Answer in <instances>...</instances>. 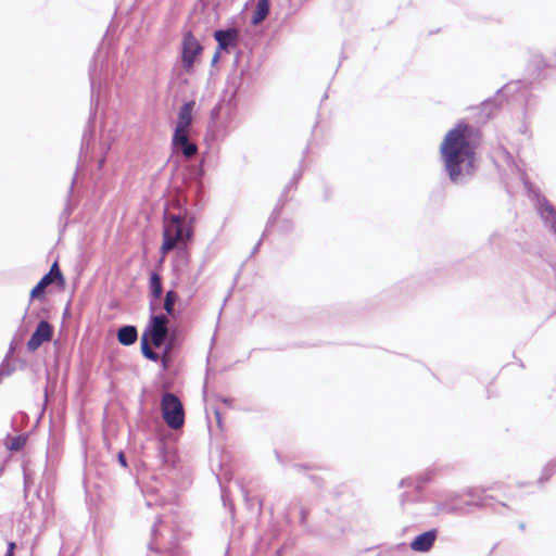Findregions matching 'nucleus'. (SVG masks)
Returning a JSON list of instances; mask_svg holds the SVG:
<instances>
[{
	"instance_id": "obj_20",
	"label": "nucleus",
	"mask_w": 556,
	"mask_h": 556,
	"mask_svg": "<svg viewBox=\"0 0 556 556\" xmlns=\"http://www.w3.org/2000/svg\"><path fill=\"white\" fill-rule=\"evenodd\" d=\"M220 52H222V51H218V48H216V51H215V53H214V55H213V59H212V62H213V63H215V62H217V61H218V59H219V56H220Z\"/></svg>"
},
{
	"instance_id": "obj_1",
	"label": "nucleus",
	"mask_w": 556,
	"mask_h": 556,
	"mask_svg": "<svg viewBox=\"0 0 556 556\" xmlns=\"http://www.w3.org/2000/svg\"><path fill=\"white\" fill-rule=\"evenodd\" d=\"M480 131L464 122L448 130L440 146L445 169L452 181L456 182L463 174L462 166L473 165Z\"/></svg>"
},
{
	"instance_id": "obj_6",
	"label": "nucleus",
	"mask_w": 556,
	"mask_h": 556,
	"mask_svg": "<svg viewBox=\"0 0 556 556\" xmlns=\"http://www.w3.org/2000/svg\"><path fill=\"white\" fill-rule=\"evenodd\" d=\"M194 102L185 103L178 113V121L173 136V142H185L186 135H189V128L192 123V111Z\"/></svg>"
},
{
	"instance_id": "obj_11",
	"label": "nucleus",
	"mask_w": 556,
	"mask_h": 556,
	"mask_svg": "<svg viewBox=\"0 0 556 556\" xmlns=\"http://www.w3.org/2000/svg\"><path fill=\"white\" fill-rule=\"evenodd\" d=\"M138 332L134 326H124L117 332V340L123 345H131L137 341Z\"/></svg>"
},
{
	"instance_id": "obj_2",
	"label": "nucleus",
	"mask_w": 556,
	"mask_h": 556,
	"mask_svg": "<svg viewBox=\"0 0 556 556\" xmlns=\"http://www.w3.org/2000/svg\"><path fill=\"white\" fill-rule=\"evenodd\" d=\"M194 237V218L187 211L179 214L164 212L162 219V243L160 247V262L163 263L167 254L174 250H184L186 263H189L187 251Z\"/></svg>"
},
{
	"instance_id": "obj_3",
	"label": "nucleus",
	"mask_w": 556,
	"mask_h": 556,
	"mask_svg": "<svg viewBox=\"0 0 556 556\" xmlns=\"http://www.w3.org/2000/svg\"><path fill=\"white\" fill-rule=\"evenodd\" d=\"M168 318L165 315L152 316L141 337V352L150 361L156 362L159 355L151 349L161 348L168 334Z\"/></svg>"
},
{
	"instance_id": "obj_4",
	"label": "nucleus",
	"mask_w": 556,
	"mask_h": 556,
	"mask_svg": "<svg viewBox=\"0 0 556 556\" xmlns=\"http://www.w3.org/2000/svg\"><path fill=\"white\" fill-rule=\"evenodd\" d=\"M161 413L165 424L173 430H179L185 425V409L177 395L166 392L161 399Z\"/></svg>"
},
{
	"instance_id": "obj_10",
	"label": "nucleus",
	"mask_w": 556,
	"mask_h": 556,
	"mask_svg": "<svg viewBox=\"0 0 556 556\" xmlns=\"http://www.w3.org/2000/svg\"><path fill=\"white\" fill-rule=\"evenodd\" d=\"M40 281L46 287L50 286L51 283H56L59 287L63 288L65 286V279L64 276L60 269L59 263L54 262L49 270L48 274H46Z\"/></svg>"
},
{
	"instance_id": "obj_7",
	"label": "nucleus",
	"mask_w": 556,
	"mask_h": 556,
	"mask_svg": "<svg viewBox=\"0 0 556 556\" xmlns=\"http://www.w3.org/2000/svg\"><path fill=\"white\" fill-rule=\"evenodd\" d=\"M53 337V327L46 320L39 321L36 330L27 342L29 352L37 351L45 342H50Z\"/></svg>"
},
{
	"instance_id": "obj_12",
	"label": "nucleus",
	"mask_w": 556,
	"mask_h": 556,
	"mask_svg": "<svg viewBox=\"0 0 556 556\" xmlns=\"http://www.w3.org/2000/svg\"><path fill=\"white\" fill-rule=\"evenodd\" d=\"M149 291L152 301L161 299L163 293L162 277L159 273H151L149 278Z\"/></svg>"
},
{
	"instance_id": "obj_14",
	"label": "nucleus",
	"mask_w": 556,
	"mask_h": 556,
	"mask_svg": "<svg viewBox=\"0 0 556 556\" xmlns=\"http://www.w3.org/2000/svg\"><path fill=\"white\" fill-rule=\"evenodd\" d=\"M175 147H181L182 148V154L190 159L194 156L198 152V147L194 143H191L188 141V135H186V141L185 142H173Z\"/></svg>"
},
{
	"instance_id": "obj_9",
	"label": "nucleus",
	"mask_w": 556,
	"mask_h": 556,
	"mask_svg": "<svg viewBox=\"0 0 556 556\" xmlns=\"http://www.w3.org/2000/svg\"><path fill=\"white\" fill-rule=\"evenodd\" d=\"M438 538V530L432 529L417 535L410 542V548L415 552L426 553L430 551Z\"/></svg>"
},
{
	"instance_id": "obj_16",
	"label": "nucleus",
	"mask_w": 556,
	"mask_h": 556,
	"mask_svg": "<svg viewBox=\"0 0 556 556\" xmlns=\"http://www.w3.org/2000/svg\"><path fill=\"white\" fill-rule=\"evenodd\" d=\"M46 286L39 281L30 291V301L33 300H42L46 293Z\"/></svg>"
},
{
	"instance_id": "obj_19",
	"label": "nucleus",
	"mask_w": 556,
	"mask_h": 556,
	"mask_svg": "<svg viewBox=\"0 0 556 556\" xmlns=\"http://www.w3.org/2000/svg\"><path fill=\"white\" fill-rule=\"evenodd\" d=\"M118 460H119V463H121V465H122V466H124V467H126V466H127L126 457H125V455H124V453H123V452H121V453L118 454Z\"/></svg>"
},
{
	"instance_id": "obj_13",
	"label": "nucleus",
	"mask_w": 556,
	"mask_h": 556,
	"mask_svg": "<svg viewBox=\"0 0 556 556\" xmlns=\"http://www.w3.org/2000/svg\"><path fill=\"white\" fill-rule=\"evenodd\" d=\"M270 2L269 0H257L253 16L252 24L258 25L269 14Z\"/></svg>"
},
{
	"instance_id": "obj_8",
	"label": "nucleus",
	"mask_w": 556,
	"mask_h": 556,
	"mask_svg": "<svg viewBox=\"0 0 556 556\" xmlns=\"http://www.w3.org/2000/svg\"><path fill=\"white\" fill-rule=\"evenodd\" d=\"M214 38L217 41L218 51H228L230 48H236L239 43V30L237 28H229L225 30H216Z\"/></svg>"
},
{
	"instance_id": "obj_17",
	"label": "nucleus",
	"mask_w": 556,
	"mask_h": 556,
	"mask_svg": "<svg viewBox=\"0 0 556 556\" xmlns=\"http://www.w3.org/2000/svg\"><path fill=\"white\" fill-rule=\"evenodd\" d=\"M25 444V439L22 437H15L12 439L10 444V450L18 451L21 450Z\"/></svg>"
},
{
	"instance_id": "obj_21",
	"label": "nucleus",
	"mask_w": 556,
	"mask_h": 556,
	"mask_svg": "<svg viewBox=\"0 0 556 556\" xmlns=\"http://www.w3.org/2000/svg\"><path fill=\"white\" fill-rule=\"evenodd\" d=\"M216 418H217V420H218V422H219V421H220V418H219V414H218V413H216Z\"/></svg>"
},
{
	"instance_id": "obj_15",
	"label": "nucleus",
	"mask_w": 556,
	"mask_h": 556,
	"mask_svg": "<svg viewBox=\"0 0 556 556\" xmlns=\"http://www.w3.org/2000/svg\"><path fill=\"white\" fill-rule=\"evenodd\" d=\"M178 300V294L174 290H169L165 294L164 309L168 315H174V305Z\"/></svg>"
},
{
	"instance_id": "obj_18",
	"label": "nucleus",
	"mask_w": 556,
	"mask_h": 556,
	"mask_svg": "<svg viewBox=\"0 0 556 556\" xmlns=\"http://www.w3.org/2000/svg\"><path fill=\"white\" fill-rule=\"evenodd\" d=\"M16 545L14 542H10L8 544V552H7V555L5 556H14V549H15Z\"/></svg>"
},
{
	"instance_id": "obj_5",
	"label": "nucleus",
	"mask_w": 556,
	"mask_h": 556,
	"mask_svg": "<svg viewBox=\"0 0 556 556\" xmlns=\"http://www.w3.org/2000/svg\"><path fill=\"white\" fill-rule=\"evenodd\" d=\"M203 52L200 41L189 30L184 34L181 43V64L186 72L193 73V67Z\"/></svg>"
}]
</instances>
